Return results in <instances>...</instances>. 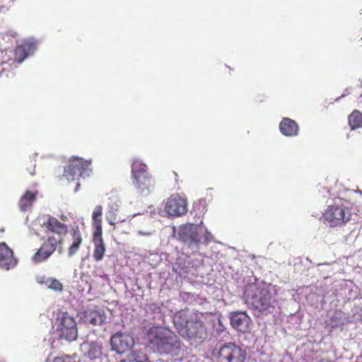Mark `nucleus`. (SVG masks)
Segmentation results:
<instances>
[{"instance_id": "nucleus-24", "label": "nucleus", "mask_w": 362, "mask_h": 362, "mask_svg": "<svg viewBox=\"0 0 362 362\" xmlns=\"http://www.w3.org/2000/svg\"><path fill=\"white\" fill-rule=\"evenodd\" d=\"M103 207L100 205L97 206L93 213V225L102 224Z\"/></svg>"}, {"instance_id": "nucleus-6", "label": "nucleus", "mask_w": 362, "mask_h": 362, "mask_svg": "<svg viewBox=\"0 0 362 362\" xmlns=\"http://www.w3.org/2000/svg\"><path fill=\"white\" fill-rule=\"evenodd\" d=\"M177 239L188 245H198L199 243L207 245L212 240L213 236L207 228L200 224L187 223L180 226L177 233Z\"/></svg>"}, {"instance_id": "nucleus-13", "label": "nucleus", "mask_w": 362, "mask_h": 362, "mask_svg": "<svg viewBox=\"0 0 362 362\" xmlns=\"http://www.w3.org/2000/svg\"><path fill=\"white\" fill-rule=\"evenodd\" d=\"M16 264L17 259L13 257V250L6 243H0V267L8 270Z\"/></svg>"}, {"instance_id": "nucleus-10", "label": "nucleus", "mask_w": 362, "mask_h": 362, "mask_svg": "<svg viewBox=\"0 0 362 362\" xmlns=\"http://www.w3.org/2000/svg\"><path fill=\"white\" fill-rule=\"evenodd\" d=\"M90 161L78 157L71 158L65 168L63 176L69 181L74 180L78 177L88 175Z\"/></svg>"}, {"instance_id": "nucleus-17", "label": "nucleus", "mask_w": 362, "mask_h": 362, "mask_svg": "<svg viewBox=\"0 0 362 362\" xmlns=\"http://www.w3.org/2000/svg\"><path fill=\"white\" fill-rule=\"evenodd\" d=\"M71 235L72 236V243L68 248V255L69 257L74 256L79 250L82 242V234L78 227L73 228L71 230Z\"/></svg>"}, {"instance_id": "nucleus-26", "label": "nucleus", "mask_w": 362, "mask_h": 362, "mask_svg": "<svg viewBox=\"0 0 362 362\" xmlns=\"http://www.w3.org/2000/svg\"><path fill=\"white\" fill-rule=\"evenodd\" d=\"M7 52H4L3 50H0V76L4 73L5 69L3 67L4 64H8L10 66L11 58L6 57Z\"/></svg>"}, {"instance_id": "nucleus-19", "label": "nucleus", "mask_w": 362, "mask_h": 362, "mask_svg": "<svg viewBox=\"0 0 362 362\" xmlns=\"http://www.w3.org/2000/svg\"><path fill=\"white\" fill-rule=\"evenodd\" d=\"M37 199V193L26 191L19 201V208L22 211H26L30 209L33 204Z\"/></svg>"}, {"instance_id": "nucleus-25", "label": "nucleus", "mask_w": 362, "mask_h": 362, "mask_svg": "<svg viewBox=\"0 0 362 362\" xmlns=\"http://www.w3.org/2000/svg\"><path fill=\"white\" fill-rule=\"evenodd\" d=\"M94 226V232H93V243H99V242H104L103 237H102V224L100 225H93Z\"/></svg>"}, {"instance_id": "nucleus-15", "label": "nucleus", "mask_w": 362, "mask_h": 362, "mask_svg": "<svg viewBox=\"0 0 362 362\" xmlns=\"http://www.w3.org/2000/svg\"><path fill=\"white\" fill-rule=\"evenodd\" d=\"M250 321V318L245 313H234L230 316L232 327L243 333L249 332Z\"/></svg>"}, {"instance_id": "nucleus-21", "label": "nucleus", "mask_w": 362, "mask_h": 362, "mask_svg": "<svg viewBox=\"0 0 362 362\" xmlns=\"http://www.w3.org/2000/svg\"><path fill=\"white\" fill-rule=\"evenodd\" d=\"M94 250L93 257L95 261L99 262L103 259L106 251L105 245L104 242L93 243Z\"/></svg>"}, {"instance_id": "nucleus-3", "label": "nucleus", "mask_w": 362, "mask_h": 362, "mask_svg": "<svg viewBox=\"0 0 362 362\" xmlns=\"http://www.w3.org/2000/svg\"><path fill=\"white\" fill-rule=\"evenodd\" d=\"M147 336L151 346L160 354L178 356L181 350L179 338L169 330L160 327H150Z\"/></svg>"}, {"instance_id": "nucleus-30", "label": "nucleus", "mask_w": 362, "mask_h": 362, "mask_svg": "<svg viewBox=\"0 0 362 362\" xmlns=\"http://www.w3.org/2000/svg\"><path fill=\"white\" fill-rule=\"evenodd\" d=\"M356 104H357V106L358 107V108L362 110V94L359 97L357 98Z\"/></svg>"}, {"instance_id": "nucleus-31", "label": "nucleus", "mask_w": 362, "mask_h": 362, "mask_svg": "<svg viewBox=\"0 0 362 362\" xmlns=\"http://www.w3.org/2000/svg\"><path fill=\"white\" fill-rule=\"evenodd\" d=\"M320 362H332L330 361H324V360H321Z\"/></svg>"}, {"instance_id": "nucleus-14", "label": "nucleus", "mask_w": 362, "mask_h": 362, "mask_svg": "<svg viewBox=\"0 0 362 362\" xmlns=\"http://www.w3.org/2000/svg\"><path fill=\"white\" fill-rule=\"evenodd\" d=\"M32 46L30 44H23L18 45L15 49L3 50L7 52L6 57L11 58V65L16 62L21 63L30 54Z\"/></svg>"}, {"instance_id": "nucleus-12", "label": "nucleus", "mask_w": 362, "mask_h": 362, "mask_svg": "<svg viewBox=\"0 0 362 362\" xmlns=\"http://www.w3.org/2000/svg\"><path fill=\"white\" fill-rule=\"evenodd\" d=\"M187 206L186 199L182 197L178 194H173L166 202L165 211L170 216H182L186 214L187 211Z\"/></svg>"}, {"instance_id": "nucleus-1", "label": "nucleus", "mask_w": 362, "mask_h": 362, "mask_svg": "<svg viewBox=\"0 0 362 362\" xmlns=\"http://www.w3.org/2000/svg\"><path fill=\"white\" fill-rule=\"evenodd\" d=\"M41 220L42 221L40 223L41 227L46 229L47 233L56 234L58 238L50 235L43 241L40 248L31 257V261L35 264L47 261L55 252L57 246L62 245L63 237L68 232L67 226L52 216H43Z\"/></svg>"}, {"instance_id": "nucleus-28", "label": "nucleus", "mask_w": 362, "mask_h": 362, "mask_svg": "<svg viewBox=\"0 0 362 362\" xmlns=\"http://www.w3.org/2000/svg\"><path fill=\"white\" fill-rule=\"evenodd\" d=\"M49 287L55 291H62L63 289L62 284L55 279L50 280Z\"/></svg>"}, {"instance_id": "nucleus-9", "label": "nucleus", "mask_w": 362, "mask_h": 362, "mask_svg": "<svg viewBox=\"0 0 362 362\" xmlns=\"http://www.w3.org/2000/svg\"><path fill=\"white\" fill-rule=\"evenodd\" d=\"M57 332L61 339L72 341L76 339L78 329L73 317L67 313L59 314L56 319Z\"/></svg>"}, {"instance_id": "nucleus-5", "label": "nucleus", "mask_w": 362, "mask_h": 362, "mask_svg": "<svg viewBox=\"0 0 362 362\" xmlns=\"http://www.w3.org/2000/svg\"><path fill=\"white\" fill-rule=\"evenodd\" d=\"M132 180L137 192L143 195L149 194L155 186V180L148 172L146 164L138 158L132 163Z\"/></svg>"}, {"instance_id": "nucleus-18", "label": "nucleus", "mask_w": 362, "mask_h": 362, "mask_svg": "<svg viewBox=\"0 0 362 362\" xmlns=\"http://www.w3.org/2000/svg\"><path fill=\"white\" fill-rule=\"evenodd\" d=\"M85 322L94 326L102 325L106 319V315L103 310H89L86 313Z\"/></svg>"}, {"instance_id": "nucleus-22", "label": "nucleus", "mask_w": 362, "mask_h": 362, "mask_svg": "<svg viewBox=\"0 0 362 362\" xmlns=\"http://www.w3.org/2000/svg\"><path fill=\"white\" fill-rule=\"evenodd\" d=\"M102 356V347L96 344H91L86 353V356L90 360L100 358Z\"/></svg>"}, {"instance_id": "nucleus-29", "label": "nucleus", "mask_w": 362, "mask_h": 362, "mask_svg": "<svg viewBox=\"0 0 362 362\" xmlns=\"http://www.w3.org/2000/svg\"><path fill=\"white\" fill-rule=\"evenodd\" d=\"M35 164L33 163V161H30L28 166L27 167V171L30 175H35Z\"/></svg>"}, {"instance_id": "nucleus-2", "label": "nucleus", "mask_w": 362, "mask_h": 362, "mask_svg": "<svg viewBox=\"0 0 362 362\" xmlns=\"http://www.w3.org/2000/svg\"><path fill=\"white\" fill-rule=\"evenodd\" d=\"M173 323L178 333L191 344L202 343L207 337L204 322L189 309L177 312L173 317Z\"/></svg>"}, {"instance_id": "nucleus-4", "label": "nucleus", "mask_w": 362, "mask_h": 362, "mask_svg": "<svg viewBox=\"0 0 362 362\" xmlns=\"http://www.w3.org/2000/svg\"><path fill=\"white\" fill-rule=\"evenodd\" d=\"M243 297L245 302L259 312L269 311L275 302L274 296L267 286L255 282L245 286Z\"/></svg>"}, {"instance_id": "nucleus-20", "label": "nucleus", "mask_w": 362, "mask_h": 362, "mask_svg": "<svg viewBox=\"0 0 362 362\" xmlns=\"http://www.w3.org/2000/svg\"><path fill=\"white\" fill-rule=\"evenodd\" d=\"M348 120L352 130L358 129L362 127V113L355 110L349 115Z\"/></svg>"}, {"instance_id": "nucleus-7", "label": "nucleus", "mask_w": 362, "mask_h": 362, "mask_svg": "<svg viewBox=\"0 0 362 362\" xmlns=\"http://www.w3.org/2000/svg\"><path fill=\"white\" fill-rule=\"evenodd\" d=\"M351 209L340 203H334L327 207L323 218L331 227H338L346 224L351 218Z\"/></svg>"}, {"instance_id": "nucleus-27", "label": "nucleus", "mask_w": 362, "mask_h": 362, "mask_svg": "<svg viewBox=\"0 0 362 362\" xmlns=\"http://www.w3.org/2000/svg\"><path fill=\"white\" fill-rule=\"evenodd\" d=\"M52 362H76L75 356L62 355L54 357Z\"/></svg>"}, {"instance_id": "nucleus-33", "label": "nucleus", "mask_w": 362, "mask_h": 362, "mask_svg": "<svg viewBox=\"0 0 362 362\" xmlns=\"http://www.w3.org/2000/svg\"><path fill=\"white\" fill-rule=\"evenodd\" d=\"M361 40H362V37H361Z\"/></svg>"}, {"instance_id": "nucleus-23", "label": "nucleus", "mask_w": 362, "mask_h": 362, "mask_svg": "<svg viewBox=\"0 0 362 362\" xmlns=\"http://www.w3.org/2000/svg\"><path fill=\"white\" fill-rule=\"evenodd\" d=\"M147 357L144 354L139 351H134L129 354L125 360L120 362H147Z\"/></svg>"}, {"instance_id": "nucleus-11", "label": "nucleus", "mask_w": 362, "mask_h": 362, "mask_svg": "<svg viewBox=\"0 0 362 362\" xmlns=\"http://www.w3.org/2000/svg\"><path fill=\"white\" fill-rule=\"evenodd\" d=\"M110 344L113 350L118 354L129 351L134 345V337L127 333L117 332L111 337Z\"/></svg>"}, {"instance_id": "nucleus-8", "label": "nucleus", "mask_w": 362, "mask_h": 362, "mask_svg": "<svg viewBox=\"0 0 362 362\" xmlns=\"http://www.w3.org/2000/svg\"><path fill=\"white\" fill-rule=\"evenodd\" d=\"M247 352L235 342L223 344L217 354L218 362H247Z\"/></svg>"}, {"instance_id": "nucleus-16", "label": "nucleus", "mask_w": 362, "mask_h": 362, "mask_svg": "<svg viewBox=\"0 0 362 362\" xmlns=\"http://www.w3.org/2000/svg\"><path fill=\"white\" fill-rule=\"evenodd\" d=\"M279 129L281 134L286 136H295L298 133L297 123L290 118H284L279 124Z\"/></svg>"}, {"instance_id": "nucleus-32", "label": "nucleus", "mask_w": 362, "mask_h": 362, "mask_svg": "<svg viewBox=\"0 0 362 362\" xmlns=\"http://www.w3.org/2000/svg\"><path fill=\"white\" fill-rule=\"evenodd\" d=\"M174 174H175V175L176 177H177V173H175V172H174Z\"/></svg>"}]
</instances>
